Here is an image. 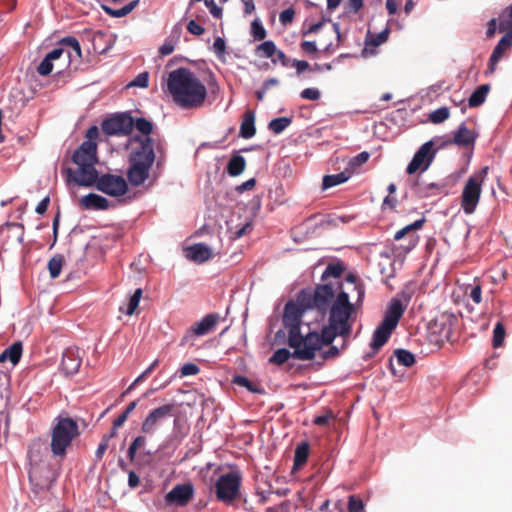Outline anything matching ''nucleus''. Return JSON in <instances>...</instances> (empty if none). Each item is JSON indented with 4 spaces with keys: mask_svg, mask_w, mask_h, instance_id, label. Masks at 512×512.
Segmentation results:
<instances>
[{
    "mask_svg": "<svg viewBox=\"0 0 512 512\" xmlns=\"http://www.w3.org/2000/svg\"><path fill=\"white\" fill-rule=\"evenodd\" d=\"M128 156L126 177L132 187H139L152 178L155 182L166 162L165 144L153 137L133 136Z\"/></svg>",
    "mask_w": 512,
    "mask_h": 512,
    "instance_id": "f257e3e1",
    "label": "nucleus"
},
{
    "mask_svg": "<svg viewBox=\"0 0 512 512\" xmlns=\"http://www.w3.org/2000/svg\"><path fill=\"white\" fill-rule=\"evenodd\" d=\"M167 88L173 101L183 109L199 108L207 97L206 86L187 68L170 72Z\"/></svg>",
    "mask_w": 512,
    "mask_h": 512,
    "instance_id": "f03ea898",
    "label": "nucleus"
},
{
    "mask_svg": "<svg viewBox=\"0 0 512 512\" xmlns=\"http://www.w3.org/2000/svg\"><path fill=\"white\" fill-rule=\"evenodd\" d=\"M72 162L77 169L67 168L66 181L74 182L78 186L91 187L97 180L95 164L98 162L97 143L84 141L73 153Z\"/></svg>",
    "mask_w": 512,
    "mask_h": 512,
    "instance_id": "7ed1b4c3",
    "label": "nucleus"
},
{
    "mask_svg": "<svg viewBox=\"0 0 512 512\" xmlns=\"http://www.w3.org/2000/svg\"><path fill=\"white\" fill-rule=\"evenodd\" d=\"M338 335L341 336V327L328 322V325L322 328L321 333L309 332L304 336L301 346L293 351V358L312 360L323 345H330Z\"/></svg>",
    "mask_w": 512,
    "mask_h": 512,
    "instance_id": "20e7f679",
    "label": "nucleus"
},
{
    "mask_svg": "<svg viewBox=\"0 0 512 512\" xmlns=\"http://www.w3.org/2000/svg\"><path fill=\"white\" fill-rule=\"evenodd\" d=\"M79 436L77 422L70 417H58L51 432V451L56 457H65L73 440Z\"/></svg>",
    "mask_w": 512,
    "mask_h": 512,
    "instance_id": "39448f33",
    "label": "nucleus"
},
{
    "mask_svg": "<svg viewBox=\"0 0 512 512\" xmlns=\"http://www.w3.org/2000/svg\"><path fill=\"white\" fill-rule=\"evenodd\" d=\"M354 312V305L350 302L348 293L341 291L330 307L328 322L341 327V336L348 337L352 330L349 318Z\"/></svg>",
    "mask_w": 512,
    "mask_h": 512,
    "instance_id": "423d86ee",
    "label": "nucleus"
},
{
    "mask_svg": "<svg viewBox=\"0 0 512 512\" xmlns=\"http://www.w3.org/2000/svg\"><path fill=\"white\" fill-rule=\"evenodd\" d=\"M487 174L488 167H484L479 172L471 175L464 184L461 193V208L466 215H471L476 211L482 193V185Z\"/></svg>",
    "mask_w": 512,
    "mask_h": 512,
    "instance_id": "0eeeda50",
    "label": "nucleus"
},
{
    "mask_svg": "<svg viewBox=\"0 0 512 512\" xmlns=\"http://www.w3.org/2000/svg\"><path fill=\"white\" fill-rule=\"evenodd\" d=\"M304 309L293 301L286 303L283 314V324L288 330V345L294 351L301 346L304 335L301 334V319Z\"/></svg>",
    "mask_w": 512,
    "mask_h": 512,
    "instance_id": "6e6552de",
    "label": "nucleus"
},
{
    "mask_svg": "<svg viewBox=\"0 0 512 512\" xmlns=\"http://www.w3.org/2000/svg\"><path fill=\"white\" fill-rule=\"evenodd\" d=\"M241 481V475L235 471L221 475L214 485L217 500L227 505L232 504L239 494Z\"/></svg>",
    "mask_w": 512,
    "mask_h": 512,
    "instance_id": "1a4fd4ad",
    "label": "nucleus"
},
{
    "mask_svg": "<svg viewBox=\"0 0 512 512\" xmlns=\"http://www.w3.org/2000/svg\"><path fill=\"white\" fill-rule=\"evenodd\" d=\"M128 181L121 175L106 173L101 176L97 174L94 185L96 188L112 197H120L128 191Z\"/></svg>",
    "mask_w": 512,
    "mask_h": 512,
    "instance_id": "9d476101",
    "label": "nucleus"
},
{
    "mask_svg": "<svg viewBox=\"0 0 512 512\" xmlns=\"http://www.w3.org/2000/svg\"><path fill=\"white\" fill-rule=\"evenodd\" d=\"M134 127V119L128 113L116 114L101 124L102 131L108 136H127Z\"/></svg>",
    "mask_w": 512,
    "mask_h": 512,
    "instance_id": "9b49d317",
    "label": "nucleus"
},
{
    "mask_svg": "<svg viewBox=\"0 0 512 512\" xmlns=\"http://www.w3.org/2000/svg\"><path fill=\"white\" fill-rule=\"evenodd\" d=\"M175 405L172 403L164 404L152 409L141 424V431L144 434L152 435L159 428L161 423L174 415Z\"/></svg>",
    "mask_w": 512,
    "mask_h": 512,
    "instance_id": "f8f14e48",
    "label": "nucleus"
},
{
    "mask_svg": "<svg viewBox=\"0 0 512 512\" xmlns=\"http://www.w3.org/2000/svg\"><path fill=\"white\" fill-rule=\"evenodd\" d=\"M219 316L217 314H208L201 321L194 323L183 335L180 340V346L194 345L197 337L207 335L215 328Z\"/></svg>",
    "mask_w": 512,
    "mask_h": 512,
    "instance_id": "ddd939ff",
    "label": "nucleus"
},
{
    "mask_svg": "<svg viewBox=\"0 0 512 512\" xmlns=\"http://www.w3.org/2000/svg\"><path fill=\"white\" fill-rule=\"evenodd\" d=\"M434 142L428 141L424 143L414 154L411 162L407 166V173L412 175L418 170H426L432 163L436 151L433 150Z\"/></svg>",
    "mask_w": 512,
    "mask_h": 512,
    "instance_id": "4468645a",
    "label": "nucleus"
},
{
    "mask_svg": "<svg viewBox=\"0 0 512 512\" xmlns=\"http://www.w3.org/2000/svg\"><path fill=\"white\" fill-rule=\"evenodd\" d=\"M424 222V218L416 220L395 233L394 240L399 241L405 238V241L407 242V244L401 246V249L405 254L409 253L418 244L419 236L415 234V231L421 229Z\"/></svg>",
    "mask_w": 512,
    "mask_h": 512,
    "instance_id": "2eb2a0df",
    "label": "nucleus"
},
{
    "mask_svg": "<svg viewBox=\"0 0 512 512\" xmlns=\"http://www.w3.org/2000/svg\"><path fill=\"white\" fill-rule=\"evenodd\" d=\"M193 493L194 489L191 484H179L165 495V501L169 505L184 507L192 499Z\"/></svg>",
    "mask_w": 512,
    "mask_h": 512,
    "instance_id": "dca6fc26",
    "label": "nucleus"
},
{
    "mask_svg": "<svg viewBox=\"0 0 512 512\" xmlns=\"http://www.w3.org/2000/svg\"><path fill=\"white\" fill-rule=\"evenodd\" d=\"M333 298L334 290L331 284H320L313 292V302L321 314L327 312Z\"/></svg>",
    "mask_w": 512,
    "mask_h": 512,
    "instance_id": "f3484780",
    "label": "nucleus"
},
{
    "mask_svg": "<svg viewBox=\"0 0 512 512\" xmlns=\"http://www.w3.org/2000/svg\"><path fill=\"white\" fill-rule=\"evenodd\" d=\"M512 46V26L511 29L499 40L495 46L488 63L487 73H494L496 66L505 52Z\"/></svg>",
    "mask_w": 512,
    "mask_h": 512,
    "instance_id": "a211bd4d",
    "label": "nucleus"
},
{
    "mask_svg": "<svg viewBox=\"0 0 512 512\" xmlns=\"http://www.w3.org/2000/svg\"><path fill=\"white\" fill-rule=\"evenodd\" d=\"M404 312L405 307L403 306L401 300L398 298H392L384 314L382 322L385 323L386 326H390L395 329Z\"/></svg>",
    "mask_w": 512,
    "mask_h": 512,
    "instance_id": "6ab92c4d",
    "label": "nucleus"
},
{
    "mask_svg": "<svg viewBox=\"0 0 512 512\" xmlns=\"http://www.w3.org/2000/svg\"><path fill=\"white\" fill-rule=\"evenodd\" d=\"M404 312L405 307L403 306L401 300L398 298H392L384 314L382 322L385 323L386 326H390L395 329Z\"/></svg>",
    "mask_w": 512,
    "mask_h": 512,
    "instance_id": "aec40b11",
    "label": "nucleus"
},
{
    "mask_svg": "<svg viewBox=\"0 0 512 512\" xmlns=\"http://www.w3.org/2000/svg\"><path fill=\"white\" fill-rule=\"evenodd\" d=\"M185 256L195 263H204L212 256L211 249L204 243H196L185 249Z\"/></svg>",
    "mask_w": 512,
    "mask_h": 512,
    "instance_id": "412c9836",
    "label": "nucleus"
},
{
    "mask_svg": "<svg viewBox=\"0 0 512 512\" xmlns=\"http://www.w3.org/2000/svg\"><path fill=\"white\" fill-rule=\"evenodd\" d=\"M453 317L450 315H441L437 317L431 327L434 333H438L440 341H449L452 335Z\"/></svg>",
    "mask_w": 512,
    "mask_h": 512,
    "instance_id": "4be33fe9",
    "label": "nucleus"
},
{
    "mask_svg": "<svg viewBox=\"0 0 512 512\" xmlns=\"http://www.w3.org/2000/svg\"><path fill=\"white\" fill-rule=\"evenodd\" d=\"M81 365V359L72 349L64 351L61 361V369L66 375L75 374Z\"/></svg>",
    "mask_w": 512,
    "mask_h": 512,
    "instance_id": "5701e85b",
    "label": "nucleus"
},
{
    "mask_svg": "<svg viewBox=\"0 0 512 512\" xmlns=\"http://www.w3.org/2000/svg\"><path fill=\"white\" fill-rule=\"evenodd\" d=\"M80 204L85 209L107 210L110 202L103 196L95 193H89L80 199Z\"/></svg>",
    "mask_w": 512,
    "mask_h": 512,
    "instance_id": "b1692460",
    "label": "nucleus"
},
{
    "mask_svg": "<svg viewBox=\"0 0 512 512\" xmlns=\"http://www.w3.org/2000/svg\"><path fill=\"white\" fill-rule=\"evenodd\" d=\"M393 330L394 328L386 326L385 323L381 322L373 333L372 342L370 344L371 348L377 351L384 346L389 340Z\"/></svg>",
    "mask_w": 512,
    "mask_h": 512,
    "instance_id": "393cba45",
    "label": "nucleus"
},
{
    "mask_svg": "<svg viewBox=\"0 0 512 512\" xmlns=\"http://www.w3.org/2000/svg\"><path fill=\"white\" fill-rule=\"evenodd\" d=\"M63 48H55L51 52H49L45 58L40 62L39 66L37 67V72L41 76H47L49 75L53 70V64L52 62L54 60L59 59L64 54Z\"/></svg>",
    "mask_w": 512,
    "mask_h": 512,
    "instance_id": "a878e982",
    "label": "nucleus"
},
{
    "mask_svg": "<svg viewBox=\"0 0 512 512\" xmlns=\"http://www.w3.org/2000/svg\"><path fill=\"white\" fill-rule=\"evenodd\" d=\"M475 139L476 135L474 132L468 129L465 123H462L455 132L453 140L449 143H454L458 146H469L475 142Z\"/></svg>",
    "mask_w": 512,
    "mask_h": 512,
    "instance_id": "bb28decb",
    "label": "nucleus"
},
{
    "mask_svg": "<svg viewBox=\"0 0 512 512\" xmlns=\"http://www.w3.org/2000/svg\"><path fill=\"white\" fill-rule=\"evenodd\" d=\"M255 133V113L251 110H248L244 114L239 134L242 138L249 139L252 138Z\"/></svg>",
    "mask_w": 512,
    "mask_h": 512,
    "instance_id": "cd10ccee",
    "label": "nucleus"
},
{
    "mask_svg": "<svg viewBox=\"0 0 512 512\" xmlns=\"http://www.w3.org/2000/svg\"><path fill=\"white\" fill-rule=\"evenodd\" d=\"M23 346L21 342H15L0 354V363L10 361L16 365L21 358Z\"/></svg>",
    "mask_w": 512,
    "mask_h": 512,
    "instance_id": "c85d7f7f",
    "label": "nucleus"
},
{
    "mask_svg": "<svg viewBox=\"0 0 512 512\" xmlns=\"http://www.w3.org/2000/svg\"><path fill=\"white\" fill-rule=\"evenodd\" d=\"M390 30L389 28L384 29L383 31L377 34L368 33L365 40L366 47L363 50V55L367 56V51L369 46L377 47L383 43H385L388 39Z\"/></svg>",
    "mask_w": 512,
    "mask_h": 512,
    "instance_id": "c756f323",
    "label": "nucleus"
},
{
    "mask_svg": "<svg viewBox=\"0 0 512 512\" xmlns=\"http://www.w3.org/2000/svg\"><path fill=\"white\" fill-rule=\"evenodd\" d=\"M490 91V85L489 84H482L480 85L469 97L468 99V105L469 107H479L484 102L485 99Z\"/></svg>",
    "mask_w": 512,
    "mask_h": 512,
    "instance_id": "7c9ffc66",
    "label": "nucleus"
},
{
    "mask_svg": "<svg viewBox=\"0 0 512 512\" xmlns=\"http://www.w3.org/2000/svg\"><path fill=\"white\" fill-rule=\"evenodd\" d=\"M246 167V160L240 155L233 156L227 164V172L230 176H239Z\"/></svg>",
    "mask_w": 512,
    "mask_h": 512,
    "instance_id": "2f4dec72",
    "label": "nucleus"
},
{
    "mask_svg": "<svg viewBox=\"0 0 512 512\" xmlns=\"http://www.w3.org/2000/svg\"><path fill=\"white\" fill-rule=\"evenodd\" d=\"M138 3H139V0H133L130 3H128L127 5H125L124 7L120 8V9H113V8H111L109 6L102 5V9L109 16H112V17H115V18H121V17H124V16L128 15L129 13H131L136 8Z\"/></svg>",
    "mask_w": 512,
    "mask_h": 512,
    "instance_id": "473e14b6",
    "label": "nucleus"
},
{
    "mask_svg": "<svg viewBox=\"0 0 512 512\" xmlns=\"http://www.w3.org/2000/svg\"><path fill=\"white\" fill-rule=\"evenodd\" d=\"M309 449L310 447L307 442H302L296 447L294 455L295 469L302 467L307 462L309 456Z\"/></svg>",
    "mask_w": 512,
    "mask_h": 512,
    "instance_id": "72a5a7b5",
    "label": "nucleus"
},
{
    "mask_svg": "<svg viewBox=\"0 0 512 512\" xmlns=\"http://www.w3.org/2000/svg\"><path fill=\"white\" fill-rule=\"evenodd\" d=\"M416 193L418 196L426 198L433 195H437L440 193V190L442 188L441 185L436 183H429V184H420L416 183Z\"/></svg>",
    "mask_w": 512,
    "mask_h": 512,
    "instance_id": "f704fd0d",
    "label": "nucleus"
},
{
    "mask_svg": "<svg viewBox=\"0 0 512 512\" xmlns=\"http://www.w3.org/2000/svg\"><path fill=\"white\" fill-rule=\"evenodd\" d=\"M255 53L259 57L272 58L277 53L276 44L272 40H267L259 44Z\"/></svg>",
    "mask_w": 512,
    "mask_h": 512,
    "instance_id": "c9c22d12",
    "label": "nucleus"
},
{
    "mask_svg": "<svg viewBox=\"0 0 512 512\" xmlns=\"http://www.w3.org/2000/svg\"><path fill=\"white\" fill-rule=\"evenodd\" d=\"M349 177L350 175L345 172L333 175H326L323 178L322 187L323 189H329L333 186L346 182L349 179Z\"/></svg>",
    "mask_w": 512,
    "mask_h": 512,
    "instance_id": "e433bc0d",
    "label": "nucleus"
},
{
    "mask_svg": "<svg viewBox=\"0 0 512 512\" xmlns=\"http://www.w3.org/2000/svg\"><path fill=\"white\" fill-rule=\"evenodd\" d=\"M64 257L62 255L53 256L48 262V270L51 278H57L62 270Z\"/></svg>",
    "mask_w": 512,
    "mask_h": 512,
    "instance_id": "4c0bfd02",
    "label": "nucleus"
},
{
    "mask_svg": "<svg viewBox=\"0 0 512 512\" xmlns=\"http://www.w3.org/2000/svg\"><path fill=\"white\" fill-rule=\"evenodd\" d=\"M345 270L344 265L341 262L331 263L324 270L321 279L324 281L329 277L340 278Z\"/></svg>",
    "mask_w": 512,
    "mask_h": 512,
    "instance_id": "58836bf2",
    "label": "nucleus"
},
{
    "mask_svg": "<svg viewBox=\"0 0 512 512\" xmlns=\"http://www.w3.org/2000/svg\"><path fill=\"white\" fill-rule=\"evenodd\" d=\"M292 123V119L288 117H279L272 119L268 128L275 134L282 133L290 124Z\"/></svg>",
    "mask_w": 512,
    "mask_h": 512,
    "instance_id": "ea45409f",
    "label": "nucleus"
},
{
    "mask_svg": "<svg viewBox=\"0 0 512 512\" xmlns=\"http://www.w3.org/2000/svg\"><path fill=\"white\" fill-rule=\"evenodd\" d=\"M159 361L154 360L148 368H146L132 383L131 385L123 392V396L130 393L137 384L144 381L149 375L153 372V370L158 366Z\"/></svg>",
    "mask_w": 512,
    "mask_h": 512,
    "instance_id": "a19ab883",
    "label": "nucleus"
},
{
    "mask_svg": "<svg viewBox=\"0 0 512 512\" xmlns=\"http://www.w3.org/2000/svg\"><path fill=\"white\" fill-rule=\"evenodd\" d=\"M395 356L399 364L405 367H411L415 363V356L408 350L398 349L395 351Z\"/></svg>",
    "mask_w": 512,
    "mask_h": 512,
    "instance_id": "79ce46f5",
    "label": "nucleus"
},
{
    "mask_svg": "<svg viewBox=\"0 0 512 512\" xmlns=\"http://www.w3.org/2000/svg\"><path fill=\"white\" fill-rule=\"evenodd\" d=\"M290 357H293V352L291 353L286 348H280L269 358V362L275 365H282L288 361Z\"/></svg>",
    "mask_w": 512,
    "mask_h": 512,
    "instance_id": "37998d69",
    "label": "nucleus"
},
{
    "mask_svg": "<svg viewBox=\"0 0 512 512\" xmlns=\"http://www.w3.org/2000/svg\"><path fill=\"white\" fill-rule=\"evenodd\" d=\"M135 128L141 132L143 135H139L140 137H151L150 134L153 131V124L146 118H138L134 121Z\"/></svg>",
    "mask_w": 512,
    "mask_h": 512,
    "instance_id": "c03bdc74",
    "label": "nucleus"
},
{
    "mask_svg": "<svg viewBox=\"0 0 512 512\" xmlns=\"http://www.w3.org/2000/svg\"><path fill=\"white\" fill-rule=\"evenodd\" d=\"M505 327L502 322H497L493 330L492 344L494 348L500 347L505 339Z\"/></svg>",
    "mask_w": 512,
    "mask_h": 512,
    "instance_id": "a18cd8bd",
    "label": "nucleus"
},
{
    "mask_svg": "<svg viewBox=\"0 0 512 512\" xmlns=\"http://www.w3.org/2000/svg\"><path fill=\"white\" fill-rule=\"evenodd\" d=\"M449 116V109L447 107H440L429 114V120L434 124H439L447 120Z\"/></svg>",
    "mask_w": 512,
    "mask_h": 512,
    "instance_id": "49530a36",
    "label": "nucleus"
},
{
    "mask_svg": "<svg viewBox=\"0 0 512 512\" xmlns=\"http://www.w3.org/2000/svg\"><path fill=\"white\" fill-rule=\"evenodd\" d=\"M304 309V312L309 309H316V305L313 302V293L300 292L297 303Z\"/></svg>",
    "mask_w": 512,
    "mask_h": 512,
    "instance_id": "de8ad7c7",
    "label": "nucleus"
},
{
    "mask_svg": "<svg viewBox=\"0 0 512 512\" xmlns=\"http://www.w3.org/2000/svg\"><path fill=\"white\" fill-rule=\"evenodd\" d=\"M348 512H365L363 500L356 495H350L348 497Z\"/></svg>",
    "mask_w": 512,
    "mask_h": 512,
    "instance_id": "09e8293b",
    "label": "nucleus"
},
{
    "mask_svg": "<svg viewBox=\"0 0 512 512\" xmlns=\"http://www.w3.org/2000/svg\"><path fill=\"white\" fill-rule=\"evenodd\" d=\"M142 289L141 288H138L134 291L133 295L130 297V300H129V303H128V307H127V310H126V314L127 315H132L138 305H139V302H140V299L142 297Z\"/></svg>",
    "mask_w": 512,
    "mask_h": 512,
    "instance_id": "8fccbe9b",
    "label": "nucleus"
},
{
    "mask_svg": "<svg viewBox=\"0 0 512 512\" xmlns=\"http://www.w3.org/2000/svg\"><path fill=\"white\" fill-rule=\"evenodd\" d=\"M251 34L254 40L261 41L266 38V30L263 25L258 21L254 20L251 24Z\"/></svg>",
    "mask_w": 512,
    "mask_h": 512,
    "instance_id": "3c124183",
    "label": "nucleus"
},
{
    "mask_svg": "<svg viewBox=\"0 0 512 512\" xmlns=\"http://www.w3.org/2000/svg\"><path fill=\"white\" fill-rule=\"evenodd\" d=\"M60 43L63 45L69 46L70 48L73 49V51L76 53V55L78 57H81V47H80L79 41L75 37H72V36L65 37L61 40Z\"/></svg>",
    "mask_w": 512,
    "mask_h": 512,
    "instance_id": "603ef678",
    "label": "nucleus"
},
{
    "mask_svg": "<svg viewBox=\"0 0 512 512\" xmlns=\"http://www.w3.org/2000/svg\"><path fill=\"white\" fill-rule=\"evenodd\" d=\"M149 74L148 72H142L136 76V78L130 82L129 86L146 88L148 86Z\"/></svg>",
    "mask_w": 512,
    "mask_h": 512,
    "instance_id": "864d4df0",
    "label": "nucleus"
},
{
    "mask_svg": "<svg viewBox=\"0 0 512 512\" xmlns=\"http://www.w3.org/2000/svg\"><path fill=\"white\" fill-rule=\"evenodd\" d=\"M301 98L316 101L320 98L321 93L317 88H306L300 93Z\"/></svg>",
    "mask_w": 512,
    "mask_h": 512,
    "instance_id": "5fc2aeb1",
    "label": "nucleus"
},
{
    "mask_svg": "<svg viewBox=\"0 0 512 512\" xmlns=\"http://www.w3.org/2000/svg\"><path fill=\"white\" fill-rule=\"evenodd\" d=\"M213 50L219 58H223L226 52V43L223 38L217 37L213 43Z\"/></svg>",
    "mask_w": 512,
    "mask_h": 512,
    "instance_id": "6e6d98bb",
    "label": "nucleus"
},
{
    "mask_svg": "<svg viewBox=\"0 0 512 512\" xmlns=\"http://www.w3.org/2000/svg\"><path fill=\"white\" fill-rule=\"evenodd\" d=\"M200 371L199 367L194 363H186L180 369V374L182 377L192 376L198 374Z\"/></svg>",
    "mask_w": 512,
    "mask_h": 512,
    "instance_id": "4d7b16f0",
    "label": "nucleus"
},
{
    "mask_svg": "<svg viewBox=\"0 0 512 512\" xmlns=\"http://www.w3.org/2000/svg\"><path fill=\"white\" fill-rule=\"evenodd\" d=\"M294 15L295 11L292 8H287L280 13L279 20L282 25H288L292 23Z\"/></svg>",
    "mask_w": 512,
    "mask_h": 512,
    "instance_id": "13d9d810",
    "label": "nucleus"
},
{
    "mask_svg": "<svg viewBox=\"0 0 512 512\" xmlns=\"http://www.w3.org/2000/svg\"><path fill=\"white\" fill-rule=\"evenodd\" d=\"M204 4L209 9L214 18L219 19L222 17V8L217 6L214 0H205Z\"/></svg>",
    "mask_w": 512,
    "mask_h": 512,
    "instance_id": "bf43d9fd",
    "label": "nucleus"
},
{
    "mask_svg": "<svg viewBox=\"0 0 512 512\" xmlns=\"http://www.w3.org/2000/svg\"><path fill=\"white\" fill-rule=\"evenodd\" d=\"M187 30L189 33L197 36H200L205 32L204 27L196 23L194 20L189 21L187 24Z\"/></svg>",
    "mask_w": 512,
    "mask_h": 512,
    "instance_id": "052dcab7",
    "label": "nucleus"
},
{
    "mask_svg": "<svg viewBox=\"0 0 512 512\" xmlns=\"http://www.w3.org/2000/svg\"><path fill=\"white\" fill-rule=\"evenodd\" d=\"M233 383H235L239 386L245 387L249 391H255L253 384L245 376H240V375L235 376L233 379Z\"/></svg>",
    "mask_w": 512,
    "mask_h": 512,
    "instance_id": "680f3d73",
    "label": "nucleus"
},
{
    "mask_svg": "<svg viewBox=\"0 0 512 512\" xmlns=\"http://www.w3.org/2000/svg\"><path fill=\"white\" fill-rule=\"evenodd\" d=\"M370 155L368 152L366 151H363L361 153H359L357 156H355L352 160H351V165L354 166V167H358V166H361L362 164L366 163L369 159Z\"/></svg>",
    "mask_w": 512,
    "mask_h": 512,
    "instance_id": "e2e57ef3",
    "label": "nucleus"
},
{
    "mask_svg": "<svg viewBox=\"0 0 512 512\" xmlns=\"http://www.w3.org/2000/svg\"><path fill=\"white\" fill-rule=\"evenodd\" d=\"M44 446V443H42L40 440L34 441L29 448V458L30 460H34L37 456V454L40 452L41 447Z\"/></svg>",
    "mask_w": 512,
    "mask_h": 512,
    "instance_id": "0e129e2a",
    "label": "nucleus"
},
{
    "mask_svg": "<svg viewBox=\"0 0 512 512\" xmlns=\"http://www.w3.org/2000/svg\"><path fill=\"white\" fill-rule=\"evenodd\" d=\"M256 185V180L254 178H251L245 182H243L241 185L237 186L236 190L239 193H243L245 191L252 190Z\"/></svg>",
    "mask_w": 512,
    "mask_h": 512,
    "instance_id": "69168bd1",
    "label": "nucleus"
},
{
    "mask_svg": "<svg viewBox=\"0 0 512 512\" xmlns=\"http://www.w3.org/2000/svg\"><path fill=\"white\" fill-rule=\"evenodd\" d=\"M108 441L107 439L102 438L100 444L98 445V448L95 452V457L97 460H101L103 458L104 453L106 452L108 448Z\"/></svg>",
    "mask_w": 512,
    "mask_h": 512,
    "instance_id": "338daca9",
    "label": "nucleus"
},
{
    "mask_svg": "<svg viewBox=\"0 0 512 512\" xmlns=\"http://www.w3.org/2000/svg\"><path fill=\"white\" fill-rule=\"evenodd\" d=\"M333 417L332 413L329 412L325 415L316 416L313 420V423L317 426H325L328 424L329 420Z\"/></svg>",
    "mask_w": 512,
    "mask_h": 512,
    "instance_id": "774afa93",
    "label": "nucleus"
}]
</instances>
